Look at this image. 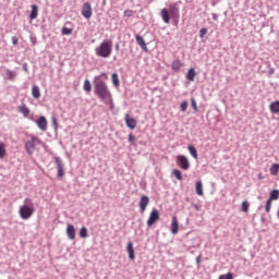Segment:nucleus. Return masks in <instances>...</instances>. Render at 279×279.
Listing matches in <instances>:
<instances>
[{
    "label": "nucleus",
    "instance_id": "21",
    "mask_svg": "<svg viewBox=\"0 0 279 279\" xmlns=\"http://www.w3.org/2000/svg\"><path fill=\"white\" fill-rule=\"evenodd\" d=\"M171 69L172 71H175V73H179L182 69V61H180V59L174 60L171 64Z\"/></svg>",
    "mask_w": 279,
    "mask_h": 279
},
{
    "label": "nucleus",
    "instance_id": "46",
    "mask_svg": "<svg viewBox=\"0 0 279 279\" xmlns=\"http://www.w3.org/2000/svg\"><path fill=\"white\" fill-rule=\"evenodd\" d=\"M124 16H128L130 19L132 16V10H125Z\"/></svg>",
    "mask_w": 279,
    "mask_h": 279
},
{
    "label": "nucleus",
    "instance_id": "27",
    "mask_svg": "<svg viewBox=\"0 0 279 279\" xmlns=\"http://www.w3.org/2000/svg\"><path fill=\"white\" fill-rule=\"evenodd\" d=\"M5 75H7L8 80H10V82H14V80L16 77V72H14L10 69H5Z\"/></svg>",
    "mask_w": 279,
    "mask_h": 279
},
{
    "label": "nucleus",
    "instance_id": "15",
    "mask_svg": "<svg viewBox=\"0 0 279 279\" xmlns=\"http://www.w3.org/2000/svg\"><path fill=\"white\" fill-rule=\"evenodd\" d=\"M180 230V223L178 222V217H172V223H171V232L172 234H178Z\"/></svg>",
    "mask_w": 279,
    "mask_h": 279
},
{
    "label": "nucleus",
    "instance_id": "37",
    "mask_svg": "<svg viewBox=\"0 0 279 279\" xmlns=\"http://www.w3.org/2000/svg\"><path fill=\"white\" fill-rule=\"evenodd\" d=\"M271 202H274V201H271L270 198H268L266 201V205H265L266 213H270L271 211Z\"/></svg>",
    "mask_w": 279,
    "mask_h": 279
},
{
    "label": "nucleus",
    "instance_id": "13",
    "mask_svg": "<svg viewBox=\"0 0 279 279\" xmlns=\"http://www.w3.org/2000/svg\"><path fill=\"white\" fill-rule=\"evenodd\" d=\"M135 40L137 45H140L141 49H143V51H145L146 53L149 52V49H147V44L145 43V39L143 38V36L135 35Z\"/></svg>",
    "mask_w": 279,
    "mask_h": 279
},
{
    "label": "nucleus",
    "instance_id": "34",
    "mask_svg": "<svg viewBox=\"0 0 279 279\" xmlns=\"http://www.w3.org/2000/svg\"><path fill=\"white\" fill-rule=\"evenodd\" d=\"M101 77L108 80V74H106V72H102L99 75L95 76L93 82H101Z\"/></svg>",
    "mask_w": 279,
    "mask_h": 279
},
{
    "label": "nucleus",
    "instance_id": "50",
    "mask_svg": "<svg viewBox=\"0 0 279 279\" xmlns=\"http://www.w3.org/2000/svg\"><path fill=\"white\" fill-rule=\"evenodd\" d=\"M193 207L195 208V210H199V205L194 204Z\"/></svg>",
    "mask_w": 279,
    "mask_h": 279
},
{
    "label": "nucleus",
    "instance_id": "29",
    "mask_svg": "<svg viewBox=\"0 0 279 279\" xmlns=\"http://www.w3.org/2000/svg\"><path fill=\"white\" fill-rule=\"evenodd\" d=\"M279 172V163H272L270 167V174L278 175Z\"/></svg>",
    "mask_w": 279,
    "mask_h": 279
},
{
    "label": "nucleus",
    "instance_id": "31",
    "mask_svg": "<svg viewBox=\"0 0 279 279\" xmlns=\"http://www.w3.org/2000/svg\"><path fill=\"white\" fill-rule=\"evenodd\" d=\"M279 198V190H272L269 194V199L272 202Z\"/></svg>",
    "mask_w": 279,
    "mask_h": 279
},
{
    "label": "nucleus",
    "instance_id": "32",
    "mask_svg": "<svg viewBox=\"0 0 279 279\" xmlns=\"http://www.w3.org/2000/svg\"><path fill=\"white\" fill-rule=\"evenodd\" d=\"M5 144H3V142H0V159L5 158Z\"/></svg>",
    "mask_w": 279,
    "mask_h": 279
},
{
    "label": "nucleus",
    "instance_id": "14",
    "mask_svg": "<svg viewBox=\"0 0 279 279\" xmlns=\"http://www.w3.org/2000/svg\"><path fill=\"white\" fill-rule=\"evenodd\" d=\"M126 252L129 254L130 260H134L136 258V253L134 251V244L132 242H129L126 245Z\"/></svg>",
    "mask_w": 279,
    "mask_h": 279
},
{
    "label": "nucleus",
    "instance_id": "40",
    "mask_svg": "<svg viewBox=\"0 0 279 279\" xmlns=\"http://www.w3.org/2000/svg\"><path fill=\"white\" fill-rule=\"evenodd\" d=\"M207 34H208V28L203 27L201 28L198 36L199 38H204V36H206Z\"/></svg>",
    "mask_w": 279,
    "mask_h": 279
},
{
    "label": "nucleus",
    "instance_id": "10",
    "mask_svg": "<svg viewBox=\"0 0 279 279\" xmlns=\"http://www.w3.org/2000/svg\"><path fill=\"white\" fill-rule=\"evenodd\" d=\"M35 123L41 132H47L48 122L45 116H40L37 120H35Z\"/></svg>",
    "mask_w": 279,
    "mask_h": 279
},
{
    "label": "nucleus",
    "instance_id": "19",
    "mask_svg": "<svg viewBox=\"0 0 279 279\" xmlns=\"http://www.w3.org/2000/svg\"><path fill=\"white\" fill-rule=\"evenodd\" d=\"M111 82L116 88H119V86H121V81L119 80V74L117 72L111 74Z\"/></svg>",
    "mask_w": 279,
    "mask_h": 279
},
{
    "label": "nucleus",
    "instance_id": "51",
    "mask_svg": "<svg viewBox=\"0 0 279 279\" xmlns=\"http://www.w3.org/2000/svg\"><path fill=\"white\" fill-rule=\"evenodd\" d=\"M119 44H116V51H119Z\"/></svg>",
    "mask_w": 279,
    "mask_h": 279
},
{
    "label": "nucleus",
    "instance_id": "4",
    "mask_svg": "<svg viewBox=\"0 0 279 279\" xmlns=\"http://www.w3.org/2000/svg\"><path fill=\"white\" fill-rule=\"evenodd\" d=\"M98 58H110L112 54V40L105 39L99 47L95 48Z\"/></svg>",
    "mask_w": 279,
    "mask_h": 279
},
{
    "label": "nucleus",
    "instance_id": "18",
    "mask_svg": "<svg viewBox=\"0 0 279 279\" xmlns=\"http://www.w3.org/2000/svg\"><path fill=\"white\" fill-rule=\"evenodd\" d=\"M187 150L192 158H194V160H197V158H199V155L197 154V148H195L193 144L187 146Z\"/></svg>",
    "mask_w": 279,
    "mask_h": 279
},
{
    "label": "nucleus",
    "instance_id": "28",
    "mask_svg": "<svg viewBox=\"0 0 279 279\" xmlns=\"http://www.w3.org/2000/svg\"><path fill=\"white\" fill-rule=\"evenodd\" d=\"M78 236L81 239H86L88 236V229L86 227H82L80 229Z\"/></svg>",
    "mask_w": 279,
    "mask_h": 279
},
{
    "label": "nucleus",
    "instance_id": "41",
    "mask_svg": "<svg viewBox=\"0 0 279 279\" xmlns=\"http://www.w3.org/2000/svg\"><path fill=\"white\" fill-rule=\"evenodd\" d=\"M191 106L194 110V112H197V101L195 100V98H191Z\"/></svg>",
    "mask_w": 279,
    "mask_h": 279
},
{
    "label": "nucleus",
    "instance_id": "38",
    "mask_svg": "<svg viewBox=\"0 0 279 279\" xmlns=\"http://www.w3.org/2000/svg\"><path fill=\"white\" fill-rule=\"evenodd\" d=\"M181 112H186L187 108H189V101L184 100L181 105Z\"/></svg>",
    "mask_w": 279,
    "mask_h": 279
},
{
    "label": "nucleus",
    "instance_id": "43",
    "mask_svg": "<svg viewBox=\"0 0 279 279\" xmlns=\"http://www.w3.org/2000/svg\"><path fill=\"white\" fill-rule=\"evenodd\" d=\"M29 40H31V43H32V46H33V47H36V45H37L36 36H31V37H29Z\"/></svg>",
    "mask_w": 279,
    "mask_h": 279
},
{
    "label": "nucleus",
    "instance_id": "9",
    "mask_svg": "<svg viewBox=\"0 0 279 279\" xmlns=\"http://www.w3.org/2000/svg\"><path fill=\"white\" fill-rule=\"evenodd\" d=\"M82 15L84 19H90V16H93V7L90 5V2H85L83 4Z\"/></svg>",
    "mask_w": 279,
    "mask_h": 279
},
{
    "label": "nucleus",
    "instance_id": "39",
    "mask_svg": "<svg viewBox=\"0 0 279 279\" xmlns=\"http://www.w3.org/2000/svg\"><path fill=\"white\" fill-rule=\"evenodd\" d=\"M51 125L54 130H58V118L56 116L51 117Z\"/></svg>",
    "mask_w": 279,
    "mask_h": 279
},
{
    "label": "nucleus",
    "instance_id": "20",
    "mask_svg": "<svg viewBox=\"0 0 279 279\" xmlns=\"http://www.w3.org/2000/svg\"><path fill=\"white\" fill-rule=\"evenodd\" d=\"M19 108V112H21V114H23V117H25V119H27V117H29V109L27 108V105L23 104L21 106L17 107Z\"/></svg>",
    "mask_w": 279,
    "mask_h": 279
},
{
    "label": "nucleus",
    "instance_id": "16",
    "mask_svg": "<svg viewBox=\"0 0 279 279\" xmlns=\"http://www.w3.org/2000/svg\"><path fill=\"white\" fill-rule=\"evenodd\" d=\"M66 235L70 239V241L75 240V227L73 225H68Z\"/></svg>",
    "mask_w": 279,
    "mask_h": 279
},
{
    "label": "nucleus",
    "instance_id": "33",
    "mask_svg": "<svg viewBox=\"0 0 279 279\" xmlns=\"http://www.w3.org/2000/svg\"><path fill=\"white\" fill-rule=\"evenodd\" d=\"M241 210H242V213H248L250 211V203L247 201L242 202Z\"/></svg>",
    "mask_w": 279,
    "mask_h": 279
},
{
    "label": "nucleus",
    "instance_id": "44",
    "mask_svg": "<svg viewBox=\"0 0 279 279\" xmlns=\"http://www.w3.org/2000/svg\"><path fill=\"white\" fill-rule=\"evenodd\" d=\"M11 40H12V45H14V46L19 45V37L13 36V37H11Z\"/></svg>",
    "mask_w": 279,
    "mask_h": 279
},
{
    "label": "nucleus",
    "instance_id": "17",
    "mask_svg": "<svg viewBox=\"0 0 279 279\" xmlns=\"http://www.w3.org/2000/svg\"><path fill=\"white\" fill-rule=\"evenodd\" d=\"M195 75H197V72L195 71V68H191L186 73V81L187 82H195Z\"/></svg>",
    "mask_w": 279,
    "mask_h": 279
},
{
    "label": "nucleus",
    "instance_id": "36",
    "mask_svg": "<svg viewBox=\"0 0 279 279\" xmlns=\"http://www.w3.org/2000/svg\"><path fill=\"white\" fill-rule=\"evenodd\" d=\"M172 175H174V178H177L178 180H182V171H180L179 169H173Z\"/></svg>",
    "mask_w": 279,
    "mask_h": 279
},
{
    "label": "nucleus",
    "instance_id": "30",
    "mask_svg": "<svg viewBox=\"0 0 279 279\" xmlns=\"http://www.w3.org/2000/svg\"><path fill=\"white\" fill-rule=\"evenodd\" d=\"M61 34H62V36H71V34H73V28L63 26L61 28Z\"/></svg>",
    "mask_w": 279,
    "mask_h": 279
},
{
    "label": "nucleus",
    "instance_id": "7",
    "mask_svg": "<svg viewBox=\"0 0 279 279\" xmlns=\"http://www.w3.org/2000/svg\"><path fill=\"white\" fill-rule=\"evenodd\" d=\"M53 160L57 165V178H64V161L60 157H54Z\"/></svg>",
    "mask_w": 279,
    "mask_h": 279
},
{
    "label": "nucleus",
    "instance_id": "11",
    "mask_svg": "<svg viewBox=\"0 0 279 279\" xmlns=\"http://www.w3.org/2000/svg\"><path fill=\"white\" fill-rule=\"evenodd\" d=\"M147 206H149V196L143 195L140 198V213H145V210H147Z\"/></svg>",
    "mask_w": 279,
    "mask_h": 279
},
{
    "label": "nucleus",
    "instance_id": "3",
    "mask_svg": "<svg viewBox=\"0 0 279 279\" xmlns=\"http://www.w3.org/2000/svg\"><path fill=\"white\" fill-rule=\"evenodd\" d=\"M35 210L36 209L34 208V202L32 201V198H25L24 205L20 207L21 219H24V220L31 219Z\"/></svg>",
    "mask_w": 279,
    "mask_h": 279
},
{
    "label": "nucleus",
    "instance_id": "1",
    "mask_svg": "<svg viewBox=\"0 0 279 279\" xmlns=\"http://www.w3.org/2000/svg\"><path fill=\"white\" fill-rule=\"evenodd\" d=\"M160 16L167 25L171 23V19L174 21V24L178 25V23H180V8H178V2L170 4L168 9H161Z\"/></svg>",
    "mask_w": 279,
    "mask_h": 279
},
{
    "label": "nucleus",
    "instance_id": "12",
    "mask_svg": "<svg viewBox=\"0 0 279 279\" xmlns=\"http://www.w3.org/2000/svg\"><path fill=\"white\" fill-rule=\"evenodd\" d=\"M136 119L130 117V113L125 114V124L129 130H136Z\"/></svg>",
    "mask_w": 279,
    "mask_h": 279
},
{
    "label": "nucleus",
    "instance_id": "42",
    "mask_svg": "<svg viewBox=\"0 0 279 279\" xmlns=\"http://www.w3.org/2000/svg\"><path fill=\"white\" fill-rule=\"evenodd\" d=\"M135 142H136V136H134V134H129V143L131 145H134Z\"/></svg>",
    "mask_w": 279,
    "mask_h": 279
},
{
    "label": "nucleus",
    "instance_id": "52",
    "mask_svg": "<svg viewBox=\"0 0 279 279\" xmlns=\"http://www.w3.org/2000/svg\"><path fill=\"white\" fill-rule=\"evenodd\" d=\"M262 221H265V218H264V217H262Z\"/></svg>",
    "mask_w": 279,
    "mask_h": 279
},
{
    "label": "nucleus",
    "instance_id": "25",
    "mask_svg": "<svg viewBox=\"0 0 279 279\" xmlns=\"http://www.w3.org/2000/svg\"><path fill=\"white\" fill-rule=\"evenodd\" d=\"M32 96L34 97V99H40V87H38V85L33 86Z\"/></svg>",
    "mask_w": 279,
    "mask_h": 279
},
{
    "label": "nucleus",
    "instance_id": "35",
    "mask_svg": "<svg viewBox=\"0 0 279 279\" xmlns=\"http://www.w3.org/2000/svg\"><path fill=\"white\" fill-rule=\"evenodd\" d=\"M218 279H234V274L229 271L225 275H220Z\"/></svg>",
    "mask_w": 279,
    "mask_h": 279
},
{
    "label": "nucleus",
    "instance_id": "6",
    "mask_svg": "<svg viewBox=\"0 0 279 279\" xmlns=\"http://www.w3.org/2000/svg\"><path fill=\"white\" fill-rule=\"evenodd\" d=\"M177 165L183 171H189V169H191V162L189 161V157L184 155L177 156Z\"/></svg>",
    "mask_w": 279,
    "mask_h": 279
},
{
    "label": "nucleus",
    "instance_id": "24",
    "mask_svg": "<svg viewBox=\"0 0 279 279\" xmlns=\"http://www.w3.org/2000/svg\"><path fill=\"white\" fill-rule=\"evenodd\" d=\"M83 90H85L87 95L93 90V84H90V81L88 78L84 81Z\"/></svg>",
    "mask_w": 279,
    "mask_h": 279
},
{
    "label": "nucleus",
    "instance_id": "23",
    "mask_svg": "<svg viewBox=\"0 0 279 279\" xmlns=\"http://www.w3.org/2000/svg\"><path fill=\"white\" fill-rule=\"evenodd\" d=\"M269 108L272 114H279V100L271 102Z\"/></svg>",
    "mask_w": 279,
    "mask_h": 279
},
{
    "label": "nucleus",
    "instance_id": "22",
    "mask_svg": "<svg viewBox=\"0 0 279 279\" xmlns=\"http://www.w3.org/2000/svg\"><path fill=\"white\" fill-rule=\"evenodd\" d=\"M29 19H31V21H35V19H38V7L36 4L32 5Z\"/></svg>",
    "mask_w": 279,
    "mask_h": 279
},
{
    "label": "nucleus",
    "instance_id": "8",
    "mask_svg": "<svg viewBox=\"0 0 279 279\" xmlns=\"http://www.w3.org/2000/svg\"><path fill=\"white\" fill-rule=\"evenodd\" d=\"M158 219H160V213L158 211V209L154 208L149 214L147 227L151 228V226H154L156 221H158Z\"/></svg>",
    "mask_w": 279,
    "mask_h": 279
},
{
    "label": "nucleus",
    "instance_id": "26",
    "mask_svg": "<svg viewBox=\"0 0 279 279\" xmlns=\"http://www.w3.org/2000/svg\"><path fill=\"white\" fill-rule=\"evenodd\" d=\"M196 195H204V184L202 181H197L195 184Z\"/></svg>",
    "mask_w": 279,
    "mask_h": 279
},
{
    "label": "nucleus",
    "instance_id": "48",
    "mask_svg": "<svg viewBox=\"0 0 279 279\" xmlns=\"http://www.w3.org/2000/svg\"><path fill=\"white\" fill-rule=\"evenodd\" d=\"M274 73H276V69L270 68L268 71V75H274Z\"/></svg>",
    "mask_w": 279,
    "mask_h": 279
},
{
    "label": "nucleus",
    "instance_id": "47",
    "mask_svg": "<svg viewBox=\"0 0 279 279\" xmlns=\"http://www.w3.org/2000/svg\"><path fill=\"white\" fill-rule=\"evenodd\" d=\"M23 71H24L25 73H29V69H28L27 63H23Z\"/></svg>",
    "mask_w": 279,
    "mask_h": 279
},
{
    "label": "nucleus",
    "instance_id": "45",
    "mask_svg": "<svg viewBox=\"0 0 279 279\" xmlns=\"http://www.w3.org/2000/svg\"><path fill=\"white\" fill-rule=\"evenodd\" d=\"M196 265H197V267H199V265H202V255H198L196 257Z\"/></svg>",
    "mask_w": 279,
    "mask_h": 279
},
{
    "label": "nucleus",
    "instance_id": "5",
    "mask_svg": "<svg viewBox=\"0 0 279 279\" xmlns=\"http://www.w3.org/2000/svg\"><path fill=\"white\" fill-rule=\"evenodd\" d=\"M43 141L36 136H32L29 141H27L24 145L25 151L28 154V156H32L34 151H36V145H40Z\"/></svg>",
    "mask_w": 279,
    "mask_h": 279
},
{
    "label": "nucleus",
    "instance_id": "49",
    "mask_svg": "<svg viewBox=\"0 0 279 279\" xmlns=\"http://www.w3.org/2000/svg\"><path fill=\"white\" fill-rule=\"evenodd\" d=\"M211 16H213L214 21H218V19H219V15H217V13H213Z\"/></svg>",
    "mask_w": 279,
    "mask_h": 279
},
{
    "label": "nucleus",
    "instance_id": "2",
    "mask_svg": "<svg viewBox=\"0 0 279 279\" xmlns=\"http://www.w3.org/2000/svg\"><path fill=\"white\" fill-rule=\"evenodd\" d=\"M94 83V95L100 99V101H106V99H112V92L108 88V84L104 81H96Z\"/></svg>",
    "mask_w": 279,
    "mask_h": 279
}]
</instances>
